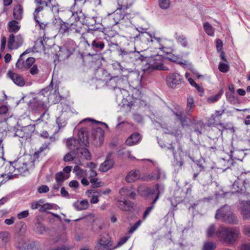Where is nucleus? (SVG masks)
Segmentation results:
<instances>
[{
  "label": "nucleus",
  "mask_w": 250,
  "mask_h": 250,
  "mask_svg": "<svg viewBox=\"0 0 250 250\" xmlns=\"http://www.w3.org/2000/svg\"><path fill=\"white\" fill-rule=\"evenodd\" d=\"M133 0H122L119 1L118 7L114 12L108 14L109 19H113L115 24H118L121 30L125 29V26L128 27L129 31L136 32L135 28L131 25V21L128 17V13L125 10L129 8L133 4Z\"/></svg>",
  "instance_id": "1"
},
{
  "label": "nucleus",
  "mask_w": 250,
  "mask_h": 250,
  "mask_svg": "<svg viewBox=\"0 0 250 250\" xmlns=\"http://www.w3.org/2000/svg\"><path fill=\"white\" fill-rule=\"evenodd\" d=\"M240 230L237 227L220 226L218 240L229 246H232L237 241L240 235Z\"/></svg>",
  "instance_id": "2"
},
{
  "label": "nucleus",
  "mask_w": 250,
  "mask_h": 250,
  "mask_svg": "<svg viewBox=\"0 0 250 250\" xmlns=\"http://www.w3.org/2000/svg\"><path fill=\"white\" fill-rule=\"evenodd\" d=\"M216 220H221L222 222L229 224H237V217L233 213L230 206L225 205L217 210L215 215Z\"/></svg>",
  "instance_id": "3"
},
{
  "label": "nucleus",
  "mask_w": 250,
  "mask_h": 250,
  "mask_svg": "<svg viewBox=\"0 0 250 250\" xmlns=\"http://www.w3.org/2000/svg\"><path fill=\"white\" fill-rule=\"evenodd\" d=\"M232 192H245L250 187V172L242 173L232 185Z\"/></svg>",
  "instance_id": "4"
},
{
  "label": "nucleus",
  "mask_w": 250,
  "mask_h": 250,
  "mask_svg": "<svg viewBox=\"0 0 250 250\" xmlns=\"http://www.w3.org/2000/svg\"><path fill=\"white\" fill-rule=\"evenodd\" d=\"M115 249L111 238L107 233H103L100 236L94 247V250H113Z\"/></svg>",
  "instance_id": "5"
},
{
  "label": "nucleus",
  "mask_w": 250,
  "mask_h": 250,
  "mask_svg": "<svg viewBox=\"0 0 250 250\" xmlns=\"http://www.w3.org/2000/svg\"><path fill=\"white\" fill-rule=\"evenodd\" d=\"M46 94L48 96V102L51 104H56L61 100V96L59 94L58 88L53 90L52 86L50 85L42 89L38 97L41 99L42 96L45 97Z\"/></svg>",
  "instance_id": "6"
},
{
  "label": "nucleus",
  "mask_w": 250,
  "mask_h": 250,
  "mask_svg": "<svg viewBox=\"0 0 250 250\" xmlns=\"http://www.w3.org/2000/svg\"><path fill=\"white\" fill-rule=\"evenodd\" d=\"M27 54V50L21 54L16 64V67L21 71L29 69L35 63V60L33 57H28L25 60L24 56Z\"/></svg>",
  "instance_id": "7"
},
{
  "label": "nucleus",
  "mask_w": 250,
  "mask_h": 250,
  "mask_svg": "<svg viewBox=\"0 0 250 250\" xmlns=\"http://www.w3.org/2000/svg\"><path fill=\"white\" fill-rule=\"evenodd\" d=\"M37 4L44 5L48 7L54 14L59 12V5L56 0H35Z\"/></svg>",
  "instance_id": "8"
},
{
  "label": "nucleus",
  "mask_w": 250,
  "mask_h": 250,
  "mask_svg": "<svg viewBox=\"0 0 250 250\" xmlns=\"http://www.w3.org/2000/svg\"><path fill=\"white\" fill-rule=\"evenodd\" d=\"M182 80V76L178 73L169 74L166 78L167 84L169 87L175 88L180 84Z\"/></svg>",
  "instance_id": "9"
},
{
  "label": "nucleus",
  "mask_w": 250,
  "mask_h": 250,
  "mask_svg": "<svg viewBox=\"0 0 250 250\" xmlns=\"http://www.w3.org/2000/svg\"><path fill=\"white\" fill-rule=\"evenodd\" d=\"M112 152H109L106 155L104 161L99 166V170L103 172H106L111 169L114 165V161L112 158Z\"/></svg>",
  "instance_id": "10"
},
{
  "label": "nucleus",
  "mask_w": 250,
  "mask_h": 250,
  "mask_svg": "<svg viewBox=\"0 0 250 250\" xmlns=\"http://www.w3.org/2000/svg\"><path fill=\"white\" fill-rule=\"evenodd\" d=\"M23 41L20 35L15 37L11 34L9 35L8 39V47L10 49H17L22 44Z\"/></svg>",
  "instance_id": "11"
},
{
  "label": "nucleus",
  "mask_w": 250,
  "mask_h": 250,
  "mask_svg": "<svg viewBox=\"0 0 250 250\" xmlns=\"http://www.w3.org/2000/svg\"><path fill=\"white\" fill-rule=\"evenodd\" d=\"M34 130V127L32 125H29L21 127V129H17L15 131V135L20 138H28L31 135Z\"/></svg>",
  "instance_id": "12"
},
{
  "label": "nucleus",
  "mask_w": 250,
  "mask_h": 250,
  "mask_svg": "<svg viewBox=\"0 0 250 250\" xmlns=\"http://www.w3.org/2000/svg\"><path fill=\"white\" fill-rule=\"evenodd\" d=\"M156 189L158 190L157 196H156L155 198L153 200L152 203V205L150 207L146 208V211L144 212L143 215V219H145L146 217L149 214L150 212L154 209V204L156 201L159 199L160 195L163 193L164 191V188L163 186H160L159 184L156 185Z\"/></svg>",
  "instance_id": "13"
},
{
  "label": "nucleus",
  "mask_w": 250,
  "mask_h": 250,
  "mask_svg": "<svg viewBox=\"0 0 250 250\" xmlns=\"http://www.w3.org/2000/svg\"><path fill=\"white\" fill-rule=\"evenodd\" d=\"M7 75L16 85L20 86H23L25 84L24 79L23 77L20 74L9 70L7 73Z\"/></svg>",
  "instance_id": "14"
},
{
  "label": "nucleus",
  "mask_w": 250,
  "mask_h": 250,
  "mask_svg": "<svg viewBox=\"0 0 250 250\" xmlns=\"http://www.w3.org/2000/svg\"><path fill=\"white\" fill-rule=\"evenodd\" d=\"M240 211L244 219H250V202L243 201L240 207Z\"/></svg>",
  "instance_id": "15"
},
{
  "label": "nucleus",
  "mask_w": 250,
  "mask_h": 250,
  "mask_svg": "<svg viewBox=\"0 0 250 250\" xmlns=\"http://www.w3.org/2000/svg\"><path fill=\"white\" fill-rule=\"evenodd\" d=\"M220 230V227L216 229V226L214 224H211L207 228L206 230V236L208 238H215L218 239V232Z\"/></svg>",
  "instance_id": "16"
},
{
  "label": "nucleus",
  "mask_w": 250,
  "mask_h": 250,
  "mask_svg": "<svg viewBox=\"0 0 250 250\" xmlns=\"http://www.w3.org/2000/svg\"><path fill=\"white\" fill-rule=\"evenodd\" d=\"M104 131L102 128L98 127L93 129L92 135L95 140L101 143L103 140Z\"/></svg>",
  "instance_id": "17"
},
{
  "label": "nucleus",
  "mask_w": 250,
  "mask_h": 250,
  "mask_svg": "<svg viewBox=\"0 0 250 250\" xmlns=\"http://www.w3.org/2000/svg\"><path fill=\"white\" fill-rule=\"evenodd\" d=\"M73 9L74 8V7H72ZM64 14L67 16V17H69V22L72 23V22H79V17L78 15L77 12L75 11V10H67L65 11Z\"/></svg>",
  "instance_id": "18"
},
{
  "label": "nucleus",
  "mask_w": 250,
  "mask_h": 250,
  "mask_svg": "<svg viewBox=\"0 0 250 250\" xmlns=\"http://www.w3.org/2000/svg\"><path fill=\"white\" fill-rule=\"evenodd\" d=\"M140 177V173L138 170H131L127 173L125 179L127 183H132L138 180Z\"/></svg>",
  "instance_id": "19"
},
{
  "label": "nucleus",
  "mask_w": 250,
  "mask_h": 250,
  "mask_svg": "<svg viewBox=\"0 0 250 250\" xmlns=\"http://www.w3.org/2000/svg\"><path fill=\"white\" fill-rule=\"evenodd\" d=\"M133 205L132 202L125 200L124 201H119L118 206L121 209L125 211H130L133 208Z\"/></svg>",
  "instance_id": "20"
},
{
  "label": "nucleus",
  "mask_w": 250,
  "mask_h": 250,
  "mask_svg": "<svg viewBox=\"0 0 250 250\" xmlns=\"http://www.w3.org/2000/svg\"><path fill=\"white\" fill-rule=\"evenodd\" d=\"M140 139L139 133L135 132L129 136L126 140V144L129 146H132L138 143Z\"/></svg>",
  "instance_id": "21"
},
{
  "label": "nucleus",
  "mask_w": 250,
  "mask_h": 250,
  "mask_svg": "<svg viewBox=\"0 0 250 250\" xmlns=\"http://www.w3.org/2000/svg\"><path fill=\"white\" fill-rule=\"evenodd\" d=\"M183 57V55H175L174 54H169L167 57L168 60L172 61L174 62H177L178 63L182 65H187L188 63L187 61H179L180 59H181Z\"/></svg>",
  "instance_id": "22"
},
{
  "label": "nucleus",
  "mask_w": 250,
  "mask_h": 250,
  "mask_svg": "<svg viewBox=\"0 0 250 250\" xmlns=\"http://www.w3.org/2000/svg\"><path fill=\"white\" fill-rule=\"evenodd\" d=\"M74 207L77 210H82L87 209L89 207V203L86 200H83L81 201L76 202Z\"/></svg>",
  "instance_id": "23"
},
{
  "label": "nucleus",
  "mask_w": 250,
  "mask_h": 250,
  "mask_svg": "<svg viewBox=\"0 0 250 250\" xmlns=\"http://www.w3.org/2000/svg\"><path fill=\"white\" fill-rule=\"evenodd\" d=\"M147 70L148 71H152L153 70H168V69L167 67L164 65L162 63H160L158 64L151 65L147 64L146 66V68H144V70Z\"/></svg>",
  "instance_id": "24"
},
{
  "label": "nucleus",
  "mask_w": 250,
  "mask_h": 250,
  "mask_svg": "<svg viewBox=\"0 0 250 250\" xmlns=\"http://www.w3.org/2000/svg\"><path fill=\"white\" fill-rule=\"evenodd\" d=\"M77 154L80 155L81 158H83L86 160H90L91 159V155L89 150L83 147L79 148L77 149Z\"/></svg>",
  "instance_id": "25"
},
{
  "label": "nucleus",
  "mask_w": 250,
  "mask_h": 250,
  "mask_svg": "<svg viewBox=\"0 0 250 250\" xmlns=\"http://www.w3.org/2000/svg\"><path fill=\"white\" fill-rule=\"evenodd\" d=\"M81 22L69 23V34L80 33L81 28Z\"/></svg>",
  "instance_id": "26"
},
{
  "label": "nucleus",
  "mask_w": 250,
  "mask_h": 250,
  "mask_svg": "<svg viewBox=\"0 0 250 250\" xmlns=\"http://www.w3.org/2000/svg\"><path fill=\"white\" fill-rule=\"evenodd\" d=\"M13 16L15 19L21 20L22 17V8L21 5H17L13 10Z\"/></svg>",
  "instance_id": "27"
},
{
  "label": "nucleus",
  "mask_w": 250,
  "mask_h": 250,
  "mask_svg": "<svg viewBox=\"0 0 250 250\" xmlns=\"http://www.w3.org/2000/svg\"><path fill=\"white\" fill-rule=\"evenodd\" d=\"M9 30L10 32H17L20 28L18 25V22L13 20L8 23Z\"/></svg>",
  "instance_id": "28"
},
{
  "label": "nucleus",
  "mask_w": 250,
  "mask_h": 250,
  "mask_svg": "<svg viewBox=\"0 0 250 250\" xmlns=\"http://www.w3.org/2000/svg\"><path fill=\"white\" fill-rule=\"evenodd\" d=\"M203 27L205 32L210 36L214 35V30L213 27L208 22L204 23Z\"/></svg>",
  "instance_id": "29"
},
{
  "label": "nucleus",
  "mask_w": 250,
  "mask_h": 250,
  "mask_svg": "<svg viewBox=\"0 0 250 250\" xmlns=\"http://www.w3.org/2000/svg\"><path fill=\"white\" fill-rule=\"evenodd\" d=\"M73 171L76 175L80 178L86 176V170L82 169L78 166H75L73 168Z\"/></svg>",
  "instance_id": "30"
},
{
  "label": "nucleus",
  "mask_w": 250,
  "mask_h": 250,
  "mask_svg": "<svg viewBox=\"0 0 250 250\" xmlns=\"http://www.w3.org/2000/svg\"><path fill=\"white\" fill-rule=\"evenodd\" d=\"M223 93V90L222 89L217 94L209 97L207 100V102L209 104L216 102L221 98Z\"/></svg>",
  "instance_id": "31"
},
{
  "label": "nucleus",
  "mask_w": 250,
  "mask_h": 250,
  "mask_svg": "<svg viewBox=\"0 0 250 250\" xmlns=\"http://www.w3.org/2000/svg\"><path fill=\"white\" fill-rule=\"evenodd\" d=\"M69 175H65L62 172H60L56 174L55 179L56 183H62L63 181L68 179Z\"/></svg>",
  "instance_id": "32"
},
{
  "label": "nucleus",
  "mask_w": 250,
  "mask_h": 250,
  "mask_svg": "<svg viewBox=\"0 0 250 250\" xmlns=\"http://www.w3.org/2000/svg\"><path fill=\"white\" fill-rule=\"evenodd\" d=\"M79 138L80 141L84 145H86L88 143L87 133L83 130H80L78 132Z\"/></svg>",
  "instance_id": "33"
},
{
  "label": "nucleus",
  "mask_w": 250,
  "mask_h": 250,
  "mask_svg": "<svg viewBox=\"0 0 250 250\" xmlns=\"http://www.w3.org/2000/svg\"><path fill=\"white\" fill-rule=\"evenodd\" d=\"M78 143V141L73 138L68 139L66 142V146L70 149L74 150L75 149H78L76 147V145Z\"/></svg>",
  "instance_id": "34"
},
{
  "label": "nucleus",
  "mask_w": 250,
  "mask_h": 250,
  "mask_svg": "<svg viewBox=\"0 0 250 250\" xmlns=\"http://www.w3.org/2000/svg\"><path fill=\"white\" fill-rule=\"evenodd\" d=\"M69 22H63L61 24L59 32L62 34H69Z\"/></svg>",
  "instance_id": "35"
},
{
  "label": "nucleus",
  "mask_w": 250,
  "mask_h": 250,
  "mask_svg": "<svg viewBox=\"0 0 250 250\" xmlns=\"http://www.w3.org/2000/svg\"><path fill=\"white\" fill-rule=\"evenodd\" d=\"M161 176V171L159 168L157 167V175L154 176L153 173L149 174L147 176L144 177V180L148 181L151 179H159Z\"/></svg>",
  "instance_id": "36"
},
{
  "label": "nucleus",
  "mask_w": 250,
  "mask_h": 250,
  "mask_svg": "<svg viewBox=\"0 0 250 250\" xmlns=\"http://www.w3.org/2000/svg\"><path fill=\"white\" fill-rule=\"evenodd\" d=\"M194 105V100L192 97L189 96L187 99V113L188 115L190 114V111L192 109Z\"/></svg>",
  "instance_id": "37"
},
{
  "label": "nucleus",
  "mask_w": 250,
  "mask_h": 250,
  "mask_svg": "<svg viewBox=\"0 0 250 250\" xmlns=\"http://www.w3.org/2000/svg\"><path fill=\"white\" fill-rule=\"evenodd\" d=\"M92 46L100 50H102L104 47V44L102 41H100L98 40H94L92 42Z\"/></svg>",
  "instance_id": "38"
},
{
  "label": "nucleus",
  "mask_w": 250,
  "mask_h": 250,
  "mask_svg": "<svg viewBox=\"0 0 250 250\" xmlns=\"http://www.w3.org/2000/svg\"><path fill=\"white\" fill-rule=\"evenodd\" d=\"M111 190L109 188H107L105 190L102 191V190H99V191L96 190H88L86 192V194L87 195L91 194L92 193H98L100 195H101L102 194H108L110 192Z\"/></svg>",
  "instance_id": "39"
},
{
  "label": "nucleus",
  "mask_w": 250,
  "mask_h": 250,
  "mask_svg": "<svg viewBox=\"0 0 250 250\" xmlns=\"http://www.w3.org/2000/svg\"><path fill=\"white\" fill-rule=\"evenodd\" d=\"M216 248L215 244L212 242H206L204 243L203 250H214Z\"/></svg>",
  "instance_id": "40"
},
{
  "label": "nucleus",
  "mask_w": 250,
  "mask_h": 250,
  "mask_svg": "<svg viewBox=\"0 0 250 250\" xmlns=\"http://www.w3.org/2000/svg\"><path fill=\"white\" fill-rule=\"evenodd\" d=\"M160 7L163 9H167L169 7L170 0H159Z\"/></svg>",
  "instance_id": "41"
},
{
  "label": "nucleus",
  "mask_w": 250,
  "mask_h": 250,
  "mask_svg": "<svg viewBox=\"0 0 250 250\" xmlns=\"http://www.w3.org/2000/svg\"><path fill=\"white\" fill-rule=\"evenodd\" d=\"M8 241V235L5 232H0V246H3L6 244Z\"/></svg>",
  "instance_id": "42"
},
{
  "label": "nucleus",
  "mask_w": 250,
  "mask_h": 250,
  "mask_svg": "<svg viewBox=\"0 0 250 250\" xmlns=\"http://www.w3.org/2000/svg\"><path fill=\"white\" fill-rule=\"evenodd\" d=\"M143 190L145 192V194L147 196H151L155 194H156V196H157L158 190L156 189V186L155 189L149 188H145Z\"/></svg>",
  "instance_id": "43"
},
{
  "label": "nucleus",
  "mask_w": 250,
  "mask_h": 250,
  "mask_svg": "<svg viewBox=\"0 0 250 250\" xmlns=\"http://www.w3.org/2000/svg\"><path fill=\"white\" fill-rule=\"evenodd\" d=\"M125 29L124 30H126L127 35L126 36L130 39H135L136 38L138 37L137 35V31L136 30V32H131L129 31L128 27L125 26ZM135 30H136L135 29Z\"/></svg>",
  "instance_id": "44"
},
{
  "label": "nucleus",
  "mask_w": 250,
  "mask_h": 250,
  "mask_svg": "<svg viewBox=\"0 0 250 250\" xmlns=\"http://www.w3.org/2000/svg\"><path fill=\"white\" fill-rule=\"evenodd\" d=\"M93 188H99L103 186V183L98 181V178H91L90 180Z\"/></svg>",
  "instance_id": "45"
},
{
  "label": "nucleus",
  "mask_w": 250,
  "mask_h": 250,
  "mask_svg": "<svg viewBox=\"0 0 250 250\" xmlns=\"http://www.w3.org/2000/svg\"><path fill=\"white\" fill-rule=\"evenodd\" d=\"M177 41L184 47L187 46L188 45V42L184 35H180L177 37Z\"/></svg>",
  "instance_id": "46"
},
{
  "label": "nucleus",
  "mask_w": 250,
  "mask_h": 250,
  "mask_svg": "<svg viewBox=\"0 0 250 250\" xmlns=\"http://www.w3.org/2000/svg\"><path fill=\"white\" fill-rule=\"evenodd\" d=\"M54 141H55V138L53 136L49 137V141L44 143V144L42 145V147H41V148H40L41 151H42L48 148V146L50 145V143Z\"/></svg>",
  "instance_id": "47"
},
{
  "label": "nucleus",
  "mask_w": 250,
  "mask_h": 250,
  "mask_svg": "<svg viewBox=\"0 0 250 250\" xmlns=\"http://www.w3.org/2000/svg\"><path fill=\"white\" fill-rule=\"evenodd\" d=\"M31 246L27 243L22 242L21 243H19L17 245V247L21 250H28Z\"/></svg>",
  "instance_id": "48"
},
{
  "label": "nucleus",
  "mask_w": 250,
  "mask_h": 250,
  "mask_svg": "<svg viewBox=\"0 0 250 250\" xmlns=\"http://www.w3.org/2000/svg\"><path fill=\"white\" fill-rule=\"evenodd\" d=\"M75 157V154L73 152L67 153L63 157L65 162H69L73 160Z\"/></svg>",
  "instance_id": "49"
},
{
  "label": "nucleus",
  "mask_w": 250,
  "mask_h": 250,
  "mask_svg": "<svg viewBox=\"0 0 250 250\" xmlns=\"http://www.w3.org/2000/svg\"><path fill=\"white\" fill-rule=\"evenodd\" d=\"M40 72L36 64H33V65L29 68V72L32 75H36L39 74Z\"/></svg>",
  "instance_id": "50"
},
{
  "label": "nucleus",
  "mask_w": 250,
  "mask_h": 250,
  "mask_svg": "<svg viewBox=\"0 0 250 250\" xmlns=\"http://www.w3.org/2000/svg\"><path fill=\"white\" fill-rule=\"evenodd\" d=\"M53 208V205L49 203H45L42 205L41 208H40V211H46L47 210L51 209Z\"/></svg>",
  "instance_id": "51"
},
{
  "label": "nucleus",
  "mask_w": 250,
  "mask_h": 250,
  "mask_svg": "<svg viewBox=\"0 0 250 250\" xmlns=\"http://www.w3.org/2000/svg\"><path fill=\"white\" fill-rule=\"evenodd\" d=\"M218 68L221 72L226 73L229 71V66L227 64L221 62L219 64Z\"/></svg>",
  "instance_id": "52"
},
{
  "label": "nucleus",
  "mask_w": 250,
  "mask_h": 250,
  "mask_svg": "<svg viewBox=\"0 0 250 250\" xmlns=\"http://www.w3.org/2000/svg\"><path fill=\"white\" fill-rule=\"evenodd\" d=\"M42 200H40L39 201L34 202L31 204V208L32 209H36L39 207L41 208L42 204L43 203Z\"/></svg>",
  "instance_id": "53"
},
{
  "label": "nucleus",
  "mask_w": 250,
  "mask_h": 250,
  "mask_svg": "<svg viewBox=\"0 0 250 250\" xmlns=\"http://www.w3.org/2000/svg\"><path fill=\"white\" fill-rule=\"evenodd\" d=\"M128 238L129 237H123L121 238L119 241L118 242L117 245L116 246H114V247H115V249L117 248L120 247L122 245L125 244L127 241Z\"/></svg>",
  "instance_id": "54"
},
{
  "label": "nucleus",
  "mask_w": 250,
  "mask_h": 250,
  "mask_svg": "<svg viewBox=\"0 0 250 250\" xmlns=\"http://www.w3.org/2000/svg\"><path fill=\"white\" fill-rule=\"evenodd\" d=\"M42 9H43V6H39L35 10V11L34 13V20L37 23H39V21L38 19L37 15L39 13V12H40V11L42 10Z\"/></svg>",
  "instance_id": "55"
},
{
  "label": "nucleus",
  "mask_w": 250,
  "mask_h": 250,
  "mask_svg": "<svg viewBox=\"0 0 250 250\" xmlns=\"http://www.w3.org/2000/svg\"><path fill=\"white\" fill-rule=\"evenodd\" d=\"M49 187L46 185H42L38 188V191L40 193H46L49 191Z\"/></svg>",
  "instance_id": "56"
},
{
  "label": "nucleus",
  "mask_w": 250,
  "mask_h": 250,
  "mask_svg": "<svg viewBox=\"0 0 250 250\" xmlns=\"http://www.w3.org/2000/svg\"><path fill=\"white\" fill-rule=\"evenodd\" d=\"M169 150L172 152L175 159L177 161L176 164L177 165H179L180 167H181L183 165V161L182 160L181 158V159L180 160H178V158L175 155V153L174 151V148L172 146H171L169 148Z\"/></svg>",
  "instance_id": "57"
},
{
  "label": "nucleus",
  "mask_w": 250,
  "mask_h": 250,
  "mask_svg": "<svg viewBox=\"0 0 250 250\" xmlns=\"http://www.w3.org/2000/svg\"><path fill=\"white\" fill-rule=\"evenodd\" d=\"M29 215V212L28 210H24L23 211H22L17 215V217L19 219H22L23 218H25L27 217Z\"/></svg>",
  "instance_id": "58"
},
{
  "label": "nucleus",
  "mask_w": 250,
  "mask_h": 250,
  "mask_svg": "<svg viewBox=\"0 0 250 250\" xmlns=\"http://www.w3.org/2000/svg\"><path fill=\"white\" fill-rule=\"evenodd\" d=\"M83 0H65L66 2L70 5L72 9L73 7H75L77 4V2H80Z\"/></svg>",
  "instance_id": "59"
},
{
  "label": "nucleus",
  "mask_w": 250,
  "mask_h": 250,
  "mask_svg": "<svg viewBox=\"0 0 250 250\" xmlns=\"http://www.w3.org/2000/svg\"><path fill=\"white\" fill-rule=\"evenodd\" d=\"M216 47L218 51H220L223 47V42L220 39H217L216 40Z\"/></svg>",
  "instance_id": "60"
},
{
  "label": "nucleus",
  "mask_w": 250,
  "mask_h": 250,
  "mask_svg": "<svg viewBox=\"0 0 250 250\" xmlns=\"http://www.w3.org/2000/svg\"><path fill=\"white\" fill-rule=\"evenodd\" d=\"M121 195L122 196H128L129 194V190L128 189L124 187L122 188L119 191Z\"/></svg>",
  "instance_id": "61"
},
{
  "label": "nucleus",
  "mask_w": 250,
  "mask_h": 250,
  "mask_svg": "<svg viewBox=\"0 0 250 250\" xmlns=\"http://www.w3.org/2000/svg\"><path fill=\"white\" fill-rule=\"evenodd\" d=\"M6 38L5 37H3L1 40V47L0 49L1 51H3L5 48V45L6 43Z\"/></svg>",
  "instance_id": "62"
},
{
  "label": "nucleus",
  "mask_w": 250,
  "mask_h": 250,
  "mask_svg": "<svg viewBox=\"0 0 250 250\" xmlns=\"http://www.w3.org/2000/svg\"><path fill=\"white\" fill-rule=\"evenodd\" d=\"M131 58L135 57L136 60H137L138 59H141V57L142 56L140 55V53L139 52H136L134 51L132 52H131Z\"/></svg>",
  "instance_id": "63"
},
{
  "label": "nucleus",
  "mask_w": 250,
  "mask_h": 250,
  "mask_svg": "<svg viewBox=\"0 0 250 250\" xmlns=\"http://www.w3.org/2000/svg\"><path fill=\"white\" fill-rule=\"evenodd\" d=\"M69 186L71 188H77L79 186V183L77 181H71L69 184Z\"/></svg>",
  "instance_id": "64"
}]
</instances>
